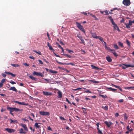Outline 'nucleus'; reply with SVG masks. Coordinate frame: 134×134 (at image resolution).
<instances>
[{"label": "nucleus", "mask_w": 134, "mask_h": 134, "mask_svg": "<svg viewBox=\"0 0 134 134\" xmlns=\"http://www.w3.org/2000/svg\"><path fill=\"white\" fill-rule=\"evenodd\" d=\"M111 21L112 24L113 25L114 30H116L117 29L118 27L116 24L113 21L111 16L110 15L108 16V18Z\"/></svg>", "instance_id": "obj_1"}, {"label": "nucleus", "mask_w": 134, "mask_h": 134, "mask_svg": "<svg viewBox=\"0 0 134 134\" xmlns=\"http://www.w3.org/2000/svg\"><path fill=\"white\" fill-rule=\"evenodd\" d=\"M7 109L9 110L10 112H12L14 111H21L22 110H21L19 109L16 108L10 107L8 106L7 107Z\"/></svg>", "instance_id": "obj_2"}, {"label": "nucleus", "mask_w": 134, "mask_h": 134, "mask_svg": "<svg viewBox=\"0 0 134 134\" xmlns=\"http://www.w3.org/2000/svg\"><path fill=\"white\" fill-rule=\"evenodd\" d=\"M76 25L77 27L81 31L83 32L84 34H85V31L84 29L82 26L78 22H76Z\"/></svg>", "instance_id": "obj_3"}, {"label": "nucleus", "mask_w": 134, "mask_h": 134, "mask_svg": "<svg viewBox=\"0 0 134 134\" xmlns=\"http://www.w3.org/2000/svg\"><path fill=\"white\" fill-rule=\"evenodd\" d=\"M120 66L122 67V68L123 69H125L126 68H127L129 67H131L133 68V65H127L124 64H122L120 65Z\"/></svg>", "instance_id": "obj_4"}, {"label": "nucleus", "mask_w": 134, "mask_h": 134, "mask_svg": "<svg viewBox=\"0 0 134 134\" xmlns=\"http://www.w3.org/2000/svg\"><path fill=\"white\" fill-rule=\"evenodd\" d=\"M122 3L125 6H129L131 4L130 0H124Z\"/></svg>", "instance_id": "obj_5"}, {"label": "nucleus", "mask_w": 134, "mask_h": 134, "mask_svg": "<svg viewBox=\"0 0 134 134\" xmlns=\"http://www.w3.org/2000/svg\"><path fill=\"white\" fill-rule=\"evenodd\" d=\"M14 102L15 103H18V104L20 105H28L29 104L28 103H26L24 102H19L18 101H16V100H15L14 101Z\"/></svg>", "instance_id": "obj_6"}, {"label": "nucleus", "mask_w": 134, "mask_h": 134, "mask_svg": "<svg viewBox=\"0 0 134 134\" xmlns=\"http://www.w3.org/2000/svg\"><path fill=\"white\" fill-rule=\"evenodd\" d=\"M5 130L9 133H13L15 131V130L14 129L9 128H5Z\"/></svg>", "instance_id": "obj_7"}, {"label": "nucleus", "mask_w": 134, "mask_h": 134, "mask_svg": "<svg viewBox=\"0 0 134 134\" xmlns=\"http://www.w3.org/2000/svg\"><path fill=\"white\" fill-rule=\"evenodd\" d=\"M33 75H36L37 76H40L42 77H43L44 75L42 73L40 72H38L36 71H34L33 73Z\"/></svg>", "instance_id": "obj_8"}, {"label": "nucleus", "mask_w": 134, "mask_h": 134, "mask_svg": "<svg viewBox=\"0 0 134 134\" xmlns=\"http://www.w3.org/2000/svg\"><path fill=\"white\" fill-rule=\"evenodd\" d=\"M43 93L44 96H50L52 94V93L51 92H47L44 91L43 92Z\"/></svg>", "instance_id": "obj_9"}, {"label": "nucleus", "mask_w": 134, "mask_h": 134, "mask_svg": "<svg viewBox=\"0 0 134 134\" xmlns=\"http://www.w3.org/2000/svg\"><path fill=\"white\" fill-rule=\"evenodd\" d=\"M46 70L47 72L49 70L51 73L56 74L57 73V71H53V70L51 69H49V70L47 68H46Z\"/></svg>", "instance_id": "obj_10"}, {"label": "nucleus", "mask_w": 134, "mask_h": 134, "mask_svg": "<svg viewBox=\"0 0 134 134\" xmlns=\"http://www.w3.org/2000/svg\"><path fill=\"white\" fill-rule=\"evenodd\" d=\"M57 93L58 95L57 96V97L59 98H62V93L60 91L58 90Z\"/></svg>", "instance_id": "obj_11"}, {"label": "nucleus", "mask_w": 134, "mask_h": 134, "mask_svg": "<svg viewBox=\"0 0 134 134\" xmlns=\"http://www.w3.org/2000/svg\"><path fill=\"white\" fill-rule=\"evenodd\" d=\"M104 123L109 127H110L112 124V123L110 121L108 122L107 121H105L104 122Z\"/></svg>", "instance_id": "obj_12"}, {"label": "nucleus", "mask_w": 134, "mask_h": 134, "mask_svg": "<svg viewBox=\"0 0 134 134\" xmlns=\"http://www.w3.org/2000/svg\"><path fill=\"white\" fill-rule=\"evenodd\" d=\"M91 34L92 35V37L95 38H97L98 36H97L96 33L91 32Z\"/></svg>", "instance_id": "obj_13"}, {"label": "nucleus", "mask_w": 134, "mask_h": 134, "mask_svg": "<svg viewBox=\"0 0 134 134\" xmlns=\"http://www.w3.org/2000/svg\"><path fill=\"white\" fill-rule=\"evenodd\" d=\"M21 125L23 127L25 130L27 131H28V129L26 125L23 124H21Z\"/></svg>", "instance_id": "obj_14"}, {"label": "nucleus", "mask_w": 134, "mask_h": 134, "mask_svg": "<svg viewBox=\"0 0 134 134\" xmlns=\"http://www.w3.org/2000/svg\"><path fill=\"white\" fill-rule=\"evenodd\" d=\"M106 59L108 62H111L112 61V59L109 55L106 57Z\"/></svg>", "instance_id": "obj_15"}, {"label": "nucleus", "mask_w": 134, "mask_h": 134, "mask_svg": "<svg viewBox=\"0 0 134 134\" xmlns=\"http://www.w3.org/2000/svg\"><path fill=\"white\" fill-rule=\"evenodd\" d=\"M9 90H12L15 92H17V91L15 88L14 87H11L9 89Z\"/></svg>", "instance_id": "obj_16"}, {"label": "nucleus", "mask_w": 134, "mask_h": 134, "mask_svg": "<svg viewBox=\"0 0 134 134\" xmlns=\"http://www.w3.org/2000/svg\"><path fill=\"white\" fill-rule=\"evenodd\" d=\"M29 77L31 79L33 80L36 81L37 80V78H36L32 76H30Z\"/></svg>", "instance_id": "obj_17"}, {"label": "nucleus", "mask_w": 134, "mask_h": 134, "mask_svg": "<svg viewBox=\"0 0 134 134\" xmlns=\"http://www.w3.org/2000/svg\"><path fill=\"white\" fill-rule=\"evenodd\" d=\"M10 124H11L12 123H17L18 122V121H17V120H12V119H10Z\"/></svg>", "instance_id": "obj_18"}, {"label": "nucleus", "mask_w": 134, "mask_h": 134, "mask_svg": "<svg viewBox=\"0 0 134 134\" xmlns=\"http://www.w3.org/2000/svg\"><path fill=\"white\" fill-rule=\"evenodd\" d=\"M88 14H89V15H90L92 17H93V18H94L95 20H97V17L96 16L94 15H93V14H91V13H88Z\"/></svg>", "instance_id": "obj_19"}, {"label": "nucleus", "mask_w": 134, "mask_h": 134, "mask_svg": "<svg viewBox=\"0 0 134 134\" xmlns=\"http://www.w3.org/2000/svg\"><path fill=\"white\" fill-rule=\"evenodd\" d=\"M11 65L15 67H18L20 66V65L18 64H11Z\"/></svg>", "instance_id": "obj_20"}, {"label": "nucleus", "mask_w": 134, "mask_h": 134, "mask_svg": "<svg viewBox=\"0 0 134 134\" xmlns=\"http://www.w3.org/2000/svg\"><path fill=\"white\" fill-rule=\"evenodd\" d=\"M91 66L93 69H95L96 70H98L99 69V68L98 67L96 66L93 65H91Z\"/></svg>", "instance_id": "obj_21"}, {"label": "nucleus", "mask_w": 134, "mask_h": 134, "mask_svg": "<svg viewBox=\"0 0 134 134\" xmlns=\"http://www.w3.org/2000/svg\"><path fill=\"white\" fill-rule=\"evenodd\" d=\"M102 108H103L105 110H108V106H102Z\"/></svg>", "instance_id": "obj_22"}, {"label": "nucleus", "mask_w": 134, "mask_h": 134, "mask_svg": "<svg viewBox=\"0 0 134 134\" xmlns=\"http://www.w3.org/2000/svg\"><path fill=\"white\" fill-rule=\"evenodd\" d=\"M35 126L36 129H39L40 127V126L38 125V123L37 122L35 124Z\"/></svg>", "instance_id": "obj_23"}, {"label": "nucleus", "mask_w": 134, "mask_h": 134, "mask_svg": "<svg viewBox=\"0 0 134 134\" xmlns=\"http://www.w3.org/2000/svg\"><path fill=\"white\" fill-rule=\"evenodd\" d=\"M19 133H24L25 134L26 133V132H25L23 131V129L21 128L19 130Z\"/></svg>", "instance_id": "obj_24"}, {"label": "nucleus", "mask_w": 134, "mask_h": 134, "mask_svg": "<svg viewBox=\"0 0 134 134\" xmlns=\"http://www.w3.org/2000/svg\"><path fill=\"white\" fill-rule=\"evenodd\" d=\"M118 44L119 46H121L122 47H124V46L123 45V43L120 42H118Z\"/></svg>", "instance_id": "obj_25"}, {"label": "nucleus", "mask_w": 134, "mask_h": 134, "mask_svg": "<svg viewBox=\"0 0 134 134\" xmlns=\"http://www.w3.org/2000/svg\"><path fill=\"white\" fill-rule=\"evenodd\" d=\"M113 46H114V47L116 49H117L119 48L118 47V45L116 44H114Z\"/></svg>", "instance_id": "obj_26"}, {"label": "nucleus", "mask_w": 134, "mask_h": 134, "mask_svg": "<svg viewBox=\"0 0 134 134\" xmlns=\"http://www.w3.org/2000/svg\"><path fill=\"white\" fill-rule=\"evenodd\" d=\"M97 38H99V40L102 42H104L103 39L100 36H98Z\"/></svg>", "instance_id": "obj_27"}, {"label": "nucleus", "mask_w": 134, "mask_h": 134, "mask_svg": "<svg viewBox=\"0 0 134 134\" xmlns=\"http://www.w3.org/2000/svg\"><path fill=\"white\" fill-rule=\"evenodd\" d=\"M126 129L128 131H129L130 132H131L133 130V129H130L129 128V125H128L126 127Z\"/></svg>", "instance_id": "obj_28"}, {"label": "nucleus", "mask_w": 134, "mask_h": 134, "mask_svg": "<svg viewBox=\"0 0 134 134\" xmlns=\"http://www.w3.org/2000/svg\"><path fill=\"white\" fill-rule=\"evenodd\" d=\"M99 96L102 97L104 98H107V96L106 95H104L102 94H99Z\"/></svg>", "instance_id": "obj_29"}, {"label": "nucleus", "mask_w": 134, "mask_h": 134, "mask_svg": "<svg viewBox=\"0 0 134 134\" xmlns=\"http://www.w3.org/2000/svg\"><path fill=\"white\" fill-rule=\"evenodd\" d=\"M126 43H127L128 46H129V47H130V42L127 40H126Z\"/></svg>", "instance_id": "obj_30"}, {"label": "nucleus", "mask_w": 134, "mask_h": 134, "mask_svg": "<svg viewBox=\"0 0 134 134\" xmlns=\"http://www.w3.org/2000/svg\"><path fill=\"white\" fill-rule=\"evenodd\" d=\"M45 111H40L39 112V113L40 115H44Z\"/></svg>", "instance_id": "obj_31"}, {"label": "nucleus", "mask_w": 134, "mask_h": 134, "mask_svg": "<svg viewBox=\"0 0 134 134\" xmlns=\"http://www.w3.org/2000/svg\"><path fill=\"white\" fill-rule=\"evenodd\" d=\"M33 51L34 52H35L36 53H37L39 55H41V53L39 51H38V52H37L36 51L33 50Z\"/></svg>", "instance_id": "obj_32"}, {"label": "nucleus", "mask_w": 134, "mask_h": 134, "mask_svg": "<svg viewBox=\"0 0 134 134\" xmlns=\"http://www.w3.org/2000/svg\"><path fill=\"white\" fill-rule=\"evenodd\" d=\"M125 25L126 27L128 29H130V27L129 26V25L128 24L125 23Z\"/></svg>", "instance_id": "obj_33"}, {"label": "nucleus", "mask_w": 134, "mask_h": 134, "mask_svg": "<svg viewBox=\"0 0 134 134\" xmlns=\"http://www.w3.org/2000/svg\"><path fill=\"white\" fill-rule=\"evenodd\" d=\"M56 62L58 64L62 65H66V63H63L62 62H59L57 60H56Z\"/></svg>", "instance_id": "obj_34"}, {"label": "nucleus", "mask_w": 134, "mask_h": 134, "mask_svg": "<svg viewBox=\"0 0 134 134\" xmlns=\"http://www.w3.org/2000/svg\"><path fill=\"white\" fill-rule=\"evenodd\" d=\"M105 48L109 52H111L112 50L109 47H107V46H105Z\"/></svg>", "instance_id": "obj_35"}, {"label": "nucleus", "mask_w": 134, "mask_h": 134, "mask_svg": "<svg viewBox=\"0 0 134 134\" xmlns=\"http://www.w3.org/2000/svg\"><path fill=\"white\" fill-rule=\"evenodd\" d=\"M50 115V113L48 112H45L44 115L49 116Z\"/></svg>", "instance_id": "obj_36"}, {"label": "nucleus", "mask_w": 134, "mask_h": 134, "mask_svg": "<svg viewBox=\"0 0 134 134\" xmlns=\"http://www.w3.org/2000/svg\"><path fill=\"white\" fill-rule=\"evenodd\" d=\"M5 79H3L1 80V83H3V84L5 82Z\"/></svg>", "instance_id": "obj_37"}, {"label": "nucleus", "mask_w": 134, "mask_h": 134, "mask_svg": "<svg viewBox=\"0 0 134 134\" xmlns=\"http://www.w3.org/2000/svg\"><path fill=\"white\" fill-rule=\"evenodd\" d=\"M104 12L105 13V14H104L105 15H108V11L107 10H105L104 11Z\"/></svg>", "instance_id": "obj_38"}, {"label": "nucleus", "mask_w": 134, "mask_h": 134, "mask_svg": "<svg viewBox=\"0 0 134 134\" xmlns=\"http://www.w3.org/2000/svg\"><path fill=\"white\" fill-rule=\"evenodd\" d=\"M49 47L50 50H52L53 51H54V50L53 48L51 46Z\"/></svg>", "instance_id": "obj_39"}, {"label": "nucleus", "mask_w": 134, "mask_h": 134, "mask_svg": "<svg viewBox=\"0 0 134 134\" xmlns=\"http://www.w3.org/2000/svg\"><path fill=\"white\" fill-rule=\"evenodd\" d=\"M66 51H68V52L69 53H70L71 52H72V53H74V52L73 51L70 50L69 49H66Z\"/></svg>", "instance_id": "obj_40"}, {"label": "nucleus", "mask_w": 134, "mask_h": 134, "mask_svg": "<svg viewBox=\"0 0 134 134\" xmlns=\"http://www.w3.org/2000/svg\"><path fill=\"white\" fill-rule=\"evenodd\" d=\"M66 65H71L72 66H74L75 65L74 63H66Z\"/></svg>", "instance_id": "obj_41"}, {"label": "nucleus", "mask_w": 134, "mask_h": 134, "mask_svg": "<svg viewBox=\"0 0 134 134\" xmlns=\"http://www.w3.org/2000/svg\"><path fill=\"white\" fill-rule=\"evenodd\" d=\"M124 118L125 120H127V119L128 117L127 116L126 114H125L124 115Z\"/></svg>", "instance_id": "obj_42"}, {"label": "nucleus", "mask_w": 134, "mask_h": 134, "mask_svg": "<svg viewBox=\"0 0 134 134\" xmlns=\"http://www.w3.org/2000/svg\"><path fill=\"white\" fill-rule=\"evenodd\" d=\"M85 92L86 93H92V92H91L89 90L85 91Z\"/></svg>", "instance_id": "obj_43"}, {"label": "nucleus", "mask_w": 134, "mask_h": 134, "mask_svg": "<svg viewBox=\"0 0 134 134\" xmlns=\"http://www.w3.org/2000/svg\"><path fill=\"white\" fill-rule=\"evenodd\" d=\"M132 23H133L132 22V21L131 20H129V23H128L130 25H131L132 24Z\"/></svg>", "instance_id": "obj_44"}, {"label": "nucleus", "mask_w": 134, "mask_h": 134, "mask_svg": "<svg viewBox=\"0 0 134 134\" xmlns=\"http://www.w3.org/2000/svg\"><path fill=\"white\" fill-rule=\"evenodd\" d=\"M80 39L81 40V42L83 44H85V41L82 38H80Z\"/></svg>", "instance_id": "obj_45"}, {"label": "nucleus", "mask_w": 134, "mask_h": 134, "mask_svg": "<svg viewBox=\"0 0 134 134\" xmlns=\"http://www.w3.org/2000/svg\"><path fill=\"white\" fill-rule=\"evenodd\" d=\"M107 88L109 90V91H113V88L111 87H107Z\"/></svg>", "instance_id": "obj_46"}, {"label": "nucleus", "mask_w": 134, "mask_h": 134, "mask_svg": "<svg viewBox=\"0 0 134 134\" xmlns=\"http://www.w3.org/2000/svg\"><path fill=\"white\" fill-rule=\"evenodd\" d=\"M90 81L94 83H97L98 82L97 81H96L94 80H90Z\"/></svg>", "instance_id": "obj_47"}, {"label": "nucleus", "mask_w": 134, "mask_h": 134, "mask_svg": "<svg viewBox=\"0 0 134 134\" xmlns=\"http://www.w3.org/2000/svg\"><path fill=\"white\" fill-rule=\"evenodd\" d=\"M98 130V133H100V134H103L102 132L100 130V129H97Z\"/></svg>", "instance_id": "obj_48"}, {"label": "nucleus", "mask_w": 134, "mask_h": 134, "mask_svg": "<svg viewBox=\"0 0 134 134\" xmlns=\"http://www.w3.org/2000/svg\"><path fill=\"white\" fill-rule=\"evenodd\" d=\"M82 89V88L80 87L78 88H77L75 89H73V90L74 91H76L77 90H81Z\"/></svg>", "instance_id": "obj_49"}, {"label": "nucleus", "mask_w": 134, "mask_h": 134, "mask_svg": "<svg viewBox=\"0 0 134 134\" xmlns=\"http://www.w3.org/2000/svg\"><path fill=\"white\" fill-rule=\"evenodd\" d=\"M9 82L10 83H11L12 84H16V83L15 82L13 81H10Z\"/></svg>", "instance_id": "obj_50"}, {"label": "nucleus", "mask_w": 134, "mask_h": 134, "mask_svg": "<svg viewBox=\"0 0 134 134\" xmlns=\"http://www.w3.org/2000/svg\"><path fill=\"white\" fill-rule=\"evenodd\" d=\"M65 56H66L68 57L69 58H71L72 57L71 56H70V55H69L68 54H65V55H64Z\"/></svg>", "instance_id": "obj_51"}, {"label": "nucleus", "mask_w": 134, "mask_h": 134, "mask_svg": "<svg viewBox=\"0 0 134 134\" xmlns=\"http://www.w3.org/2000/svg\"><path fill=\"white\" fill-rule=\"evenodd\" d=\"M59 118L61 120H65V119L62 116H60Z\"/></svg>", "instance_id": "obj_52"}, {"label": "nucleus", "mask_w": 134, "mask_h": 134, "mask_svg": "<svg viewBox=\"0 0 134 134\" xmlns=\"http://www.w3.org/2000/svg\"><path fill=\"white\" fill-rule=\"evenodd\" d=\"M23 64L25 66H29V64L26 63H24Z\"/></svg>", "instance_id": "obj_53"}, {"label": "nucleus", "mask_w": 134, "mask_h": 134, "mask_svg": "<svg viewBox=\"0 0 134 134\" xmlns=\"http://www.w3.org/2000/svg\"><path fill=\"white\" fill-rule=\"evenodd\" d=\"M111 52V53H112L113 54L116 53L114 49H112Z\"/></svg>", "instance_id": "obj_54"}, {"label": "nucleus", "mask_w": 134, "mask_h": 134, "mask_svg": "<svg viewBox=\"0 0 134 134\" xmlns=\"http://www.w3.org/2000/svg\"><path fill=\"white\" fill-rule=\"evenodd\" d=\"M118 102H119L122 103L124 102V100L122 99L119 100Z\"/></svg>", "instance_id": "obj_55"}, {"label": "nucleus", "mask_w": 134, "mask_h": 134, "mask_svg": "<svg viewBox=\"0 0 134 134\" xmlns=\"http://www.w3.org/2000/svg\"><path fill=\"white\" fill-rule=\"evenodd\" d=\"M38 61L39 62V63L41 64H43V62L41 60L39 59L38 60Z\"/></svg>", "instance_id": "obj_56"}, {"label": "nucleus", "mask_w": 134, "mask_h": 134, "mask_svg": "<svg viewBox=\"0 0 134 134\" xmlns=\"http://www.w3.org/2000/svg\"><path fill=\"white\" fill-rule=\"evenodd\" d=\"M66 101H67L68 102V103L69 104H71V103L70 101H69V100L67 98H66Z\"/></svg>", "instance_id": "obj_57"}, {"label": "nucleus", "mask_w": 134, "mask_h": 134, "mask_svg": "<svg viewBox=\"0 0 134 134\" xmlns=\"http://www.w3.org/2000/svg\"><path fill=\"white\" fill-rule=\"evenodd\" d=\"M13 77H14L15 76V74H13L12 73H11L10 75Z\"/></svg>", "instance_id": "obj_58"}, {"label": "nucleus", "mask_w": 134, "mask_h": 134, "mask_svg": "<svg viewBox=\"0 0 134 134\" xmlns=\"http://www.w3.org/2000/svg\"><path fill=\"white\" fill-rule=\"evenodd\" d=\"M125 21V20L124 19L122 18L121 20L120 21V22L121 23H124Z\"/></svg>", "instance_id": "obj_59"}, {"label": "nucleus", "mask_w": 134, "mask_h": 134, "mask_svg": "<svg viewBox=\"0 0 134 134\" xmlns=\"http://www.w3.org/2000/svg\"><path fill=\"white\" fill-rule=\"evenodd\" d=\"M99 124L98 122L96 124V125L97 126V129H99Z\"/></svg>", "instance_id": "obj_60"}, {"label": "nucleus", "mask_w": 134, "mask_h": 134, "mask_svg": "<svg viewBox=\"0 0 134 134\" xmlns=\"http://www.w3.org/2000/svg\"><path fill=\"white\" fill-rule=\"evenodd\" d=\"M21 119L23 120H24V121H28V120H27V119H26L25 118H23Z\"/></svg>", "instance_id": "obj_61"}, {"label": "nucleus", "mask_w": 134, "mask_h": 134, "mask_svg": "<svg viewBox=\"0 0 134 134\" xmlns=\"http://www.w3.org/2000/svg\"><path fill=\"white\" fill-rule=\"evenodd\" d=\"M119 115L118 113H116L115 114V116L116 117H118Z\"/></svg>", "instance_id": "obj_62"}, {"label": "nucleus", "mask_w": 134, "mask_h": 134, "mask_svg": "<svg viewBox=\"0 0 134 134\" xmlns=\"http://www.w3.org/2000/svg\"><path fill=\"white\" fill-rule=\"evenodd\" d=\"M113 54L114 55V56L116 57H117L118 55V54H117L116 53H115Z\"/></svg>", "instance_id": "obj_63"}, {"label": "nucleus", "mask_w": 134, "mask_h": 134, "mask_svg": "<svg viewBox=\"0 0 134 134\" xmlns=\"http://www.w3.org/2000/svg\"><path fill=\"white\" fill-rule=\"evenodd\" d=\"M2 76L3 77H6V75L4 74L3 73L2 74Z\"/></svg>", "instance_id": "obj_64"}]
</instances>
